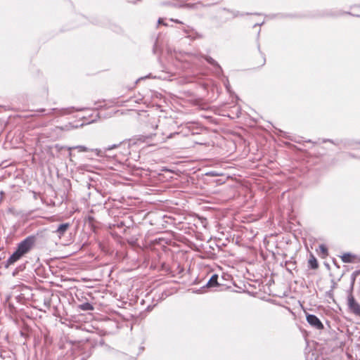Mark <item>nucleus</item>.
Masks as SVG:
<instances>
[{
  "label": "nucleus",
  "mask_w": 360,
  "mask_h": 360,
  "mask_svg": "<svg viewBox=\"0 0 360 360\" xmlns=\"http://www.w3.org/2000/svg\"><path fill=\"white\" fill-rule=\"evenodd\" d=\"M35 236H29L17 245L15 252L5 262L4 267L8 268L20 260L23 256L30 252L36 243Z\"/></svg>",
  "instance_id": "nucleus-1"
},
{
  "label": "nucleus",
  "mask_w": 360,
  "mask_h": 360,
  "mask_svg": "<svg viewBox=\"0 0 360 360\" xmlns=\"http://www.w3.org/2000/svg\"><path fill=\"white\" fill-rule=\"evenodd\" d=\"M352 289L353 285H352L351 289L348 290L347 307L351 312L360 316V304L355 300L352 295Z\"/></svg>",
  "instance_id": "nucleus-2"
},
{
  "label": "nucleus",
  "mask_w": 360,
  "mask_h": 360,
  "mask_svg": "<svg viewBox=\"0 0 360 360\" xmlns=\"http://www.w3.org/2000/svg\"><path fill=\"white\" fill-rule=\"evenodd\" d=\"M307 321L309 323V325H311L312 327L315 328L316 329H323V325L319 320V319L314 315V314H308L307 315Z\"/></svg>",
  "instance_id": "nucleus-3"
},
{
  "label": "nucleus",
  "mask_w": 360,
  "mask_h": 360,
  "mask_svg": "<svg viewBox=\"0 0 360 360\" xmlns=\"http://www.w3.org/2000/svg\"><path fill=\"white\" fill-rule=\"evenodd\" d=\"M70 225L69 223H64L60 224L53 233H56L59 238H61L70 228Z\"/></svg>",
  "instance_id": "nucleus-4"
},
{
  "label": "nucleus",
  "mask_w": 360,
  "mask_h": 360,
  "mask_svg": "<svg viewBox=\"0 0 360 360\" xmlns=\"http://www.w3.org/2000/svg\"><path fill=\"white\" fill-rule=\"evenodd\" d=\"M219 285L218 283V275L213 274L203 288H212Z\"/></svg>",
  "instance_id": "nucleus-5"
},
{
  "label": "nucleus",
  "mask_w": 360,
  "mask_h": 360,
  "mask_svg": "<svg viewBox=\"0 0 360 360\" xmlns=\"http://www.w3.org/2000/svg\"><path fill=\"white\" fill-rule=\"evenodd\" d=\"M179 133L178 132H174V133H169V134H167L166 132L165 131H162L161 133V136H160L158 138V139L157 140V143H163L165 142L167 139H171V138H173L174 136L176 135H179Z\"/></svg>",
  "instance_id": "nucleus-6"
},
{
  "label": "nucleus",
  "mask_w": 360,
  "mask_h": 360,
  "mask_svg": "<svg viewBox=\"0 0 360 360\" xmlns=\"http://www.w3.org/2000/svg\"><path fill=\"white\" fill-rule=\"evenodd\" d=\"M60 148H67L68 150H77L78 152L85 153L89 151V149L84 146H63Z\"/></svg>",
  "instance_id": "nucleus-7"
},
{
  "label": "nucleus",
  "mask_w": 360,
  "mask_h": 360,
  "mask_svg": "<svg viewBox=\"0 0 360 360\" xmlns=\"http://www.w3.org/2000/svg\"><path fill=\"white\" fill-rule=\"evenodd\" d=\"M79 308L82 311H91L94 307L89 302H84L79 305Z\"/></svg>",
  "instance_id": "nucleus-8"
},
{
  "label": "nucleus",
  "mask_w": 360,
  "mask_h": 360,
  "mask_svg": "<svg viewBox=\"0 0 360 360\" xmlns=\"http://www.w3.org/2000/svg\"><path fill=\"white\" fill-rule=\"evenodd\" d=\"M205 59L211 65L217 68L219 70H221V67L219 66L218 63L210 56H205Z\"/></svg>",
  "instance_id": "nucleus-9"
},
{
  "label": "nucleus",
  "mask_w": 360,
  "mask_h": 360,
  "mask_svg": "<svg viewBox=\"0 0 360 360\" xmlns=\"http://www.w3.org/2000/svg\"><path fill=\"white\" fill-rule=\"evenodd\" d=\"M308 262H309V266L311 269H315L318 268L319 265H318L317 260L314 256H311V257L309 259Z\"/></svg>",
  "instance_id": "nucleus-10"
},
{
  "label": "nucleus",
  "mask_w": 360,
  "mask_h": 360,
  "mask_svg": "<svg viewBox=\"0 0 360 360\" xmlns=\"http://www.w3.org/2000/svg\"><path fill=\"white\" fill-rule=\"evenodd\" d=\"M351 257H352V255L350 253L344 254L342 256V261L345 263L351 262H352Z\"/></svg>",
  "instance_id": "nucleus-11"
},
{
  "label": "nucleus",
  "mask_w": 360,
  "mask_h": 360,
  "mask_svg": "<svg viewBox=\"0 0 360 360\" xmlns=\"http://www.w3.org/2000/svg\"><path fill=\"white\" fill-rule=\"evenodd\" d=\"M319 250L324 257L328 255V248H326V246L325 245H323V244L320 245Z\"/></svg>",
  "instance_id": "nucleus-12"
},
{
  "label": "nucleus",
  "mask_w": 360,
  "mask_h": 360,
  "mask_svg": "<svg viewBox=\"0 0 360 360\" xmlns=\"http://www.w3.org/2000/svg\"><path fill=\"white\" fill-rule=\"evenodd\" d=\"M120 146V144H113V145H111V146H108V147L105 148V151H107V150H110L113 148H115L118 146Z\"/></svg>",
  "instance_id": "nucleus-13"
},
{
  "label": "nucleus",
  "mask_w": 360,
  "mask_h": 360,
  "mask_svg": "<svg viewBox=\"0 0 360 360\" xmlns=\"http://www.w3.org/2000/svg\"><path fill=\"white\" fill-rule=\"evenodd\" d=\"M55 111H58V112H60V114H65V112H64L65 110H58L57 108H52L51 109V111L49 112H48L47 114L48 115H51L52 114L53 112Z\"/></svg>",
  "instance_id": "nucleus-14"
},
{
  "label": "nucleus",
  "mask_w": 360,
  "mask_h": 360,
  "mask_svg": "<svg viewBox=\"0 0 360 360\" xmlns=\"http://www.w3.org/2000/svg\"><path fill=\"white\" fill-rule=\"evenodd\" d=\"M193 34H195V36H191V35L189 34V35L187 36V37H192L193 39L194 38H202V34H198L197 32H195V33H193Z\"/></svg>",
  "instance_id": "nucleus-15"
},
{
  "label": "nucleus",
  "mask_w": 360,
  "mask_h": 360,
  "mask_svg": "<svg viewBox=\"0 0 360 360\" xmlns=\"http://www.w3.org/2000/svg\"><path fill=\"white\" fill-rule=\"evenodd\" d=\"M68 155H69V158H70V161H72V156H73V154H72V150H71V151H69V154H68Z\"/></svg>",
  "instance_id": "nucleus-16"
},
{
  "label": "nucleus",
  "mask_w": 360,
  "mask_h": 360,
  "mask_svg": "<svg viewBox=\"0 0 360 360\" xmlns=\"http://www.w3.org/2000/svg\"><path fill=\"white\" fill-rule=\"evenodd\" d=\"M158 24H163L164 25H167V24L163 23L162 19L159 18L158 20Z\"/></svg>",
  "instance_id": "nucleus-17"
},
{
  "label": "nucleus",
  "mask_w": 360,
  "mask_h": 360,
  "mask_svg": "<svg viewBox=\"0 0 360 360\" xmlns=\"http://www.w3.org/2000/svg\"><path fill=\"white\" fill-rule=\"evenodd\" d=\"M172 21H174L175 22H177V23H182L181 21H179V20H174V19H171Z\"/></svg>",
  "instance_id": "nucleus-18"
},
{
  "label": "nucleus",
  "mask_w": 360,
  "mask_h": 360,
  "mask_svg": "<svg viewBox=\"0 0 360 360\" xmlns=\"http://www.w3.org/2000/svg\"><path fill=\"white\" fill-rule=\"evenodd\" d=\"M37 112H44L45 110L44 108H40L39 110H37Z\"/></svg>",
  "instance_id": "nucleus-19"
},
{
  "label": "nucleus",
  "mask_w": 360,
  "mask_h": 360,
  "mask_svg": "<svg viewBox=\"0 0 360 360\" xmlns=\"http://www.w3.org/2000/svg\"><path fill=\"white\" fill-rule=\"evenodd\" d=\"M184 32L186 34H189L191 32V31H189L188 30H184ZM191 32L193 33V31H191Z\"/></svg>",
  "instance_id": "nucleus-20"
},
{
  "label": "nucleus",
  "mask_w": 360,
  "mask_h": 360,
  "mask_svg": "<svg viewBox=\"0 0 360 360\" xmlns=\"http://www.w3.org/2000/svg\"><path fill=\"white\" fill-rule=\"evenodd\" d=\"M158 127V125L157 124H155L154 126H153V128L154 129H157Z\"/></svg>",
  "instance_id": "nucleus-21"
},
{
  "label": "nucleus",
  "mask_w": 360,
  "mask_h": 360,
  "mask_svg": "<svg viewBox=\"0 0 360 360\" xmlns=\"http://www.w3.org/2000/svg\"><path fill=\"white\" fill-rule=\"evenodd\" d=\"M153 136H157V134H154ZM152 136L153 135H150V136H148V138H150V139H152Z\"/></svg>",
  "instance_id": "nucleus-22"
}]
</instances>
